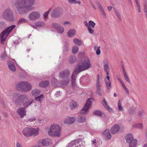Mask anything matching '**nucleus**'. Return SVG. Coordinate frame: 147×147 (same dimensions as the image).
Listing matches in <instances>:
<instances>
[{
	"label": "nucleus",
	"mask_w": 147,
	"mask_h": 147,
	"mask_svg": "<svg viewBox=\"0 0 147 147\" xmlns=\"http://www.w3.org/2000/svg\"><path fill=\"white\" fill-rule=\"evenodd\" d=\"M7 95L15 103L19 106H23L25 108L28 107L33 102L32 100H28V97L25 94H21L16 92L13 93L9 92Z\"/></svg>",
	"instance_id": "f257e3e1"
},
{
	"label": "nucleus",
	"mask_w": 147,
	"mask_h": 147,
	"mask_svg": "<svg viewBox=\"0 0 147 147\" xmlns=\"http://www.w3.org/2000/svg\"><path fill=\"white\" fill-rule=\"evenodd\" d=\"M35 0H17L15 6L20 14L26 13L27 11L33 9Z\"/></svg>",
	"instance_id": "f03ea898"
},
{
	"label": "nucleus",
	"mask_w": 147,
	"mask_h": 147,
	"mask_svg": "<svg viewBox=\"0 0 147 147\" xmlns=\"http://www.w3.org/2000/svg\"><path fill=\"white\" fill-rule=\"evenodd\" d=\"M91 105V99L88 98L86 100L84 107L80 111V114L77 117V121L79 123H82L85 122L86 118L83 114H86Z\"/></svg>",
	"instance_id": "7ed1b4c3"
},
{
	"label": "nucleus",
	"mask_w": 147,
	"mask_h": 147,
	"mask_svg": "<svg viewBox=\"0 0 147 147\" xmlns=\"http://www.w3.org/2000/svg\"><path fill=\"white\" fill-rule=\"evenodd\" d=\"M91 64L88 58L86 57L81 63L78 64L74 70L76 74H78L80 72L86 70L91 67Z\"/></svg>",
	"instance_id": "20e7f679"
},
{
	"label": "nucleus",
	"mask_w": 147,
	"mask_h": 147,
	"mask_svg": "<svg viewBox=\"0 0 147 147\" xmlns=\"http://www.w3.org/2000/svg\"><path fill=\"white\" fill-rule=\"evenodd\" d=\"M61 127L55 124L51 125L48 131L49 135L52 136L59 137L61 135Z\"/></svg>",
	"instance_id": "39448f33"
},
{
	"label": "nucleus",
	"mask_w": 147,
	"mask_h": 147,
	"mask_svg": "<svg viewBox=\"0 0 147 147\" xmlns=\"http://www.w3.org/2000/svg\"><path fill=\"white\" fill-rule=\"evenodd\" d=\"M70 73V71L68 69H66L61 71L59 74V77L65 80L61 81L60 84L62 85H66L70 82V79L68 78Z\"/></svg>",
	"instance_id": "423d86ee"
},
{
	"label": "nucleus",
	"mask_w": 147,
	"mask_h": 147,
	"mask_svg": "<svg viewBox=\"0 0 147 147\" xmlns=\"http://www.w3.org/2000/svg\"><path fill=\"white\" fill-rule=\"evenodd\" d=\"M16 88L18 90L27 92L30 90L31 86L27 82H22L16 85Z\"/></svg>",
	"instance_id": "0eeeda50"
},
{
	"label": "nucleus",
	"mask_w": 147,
	"mask_h": 147,
	"mask_svg": "<svg viewBox=\"0 0 147 147\" xmlns=\"http://www.w3.org/2000/svg\"><path fill=\"white\" fill-rule=\"evenodd\" d=\"M16 26L15 25H12L5 29L0 34V39L2 43L5 41L7 37L8 36L9 34Z\"/></svg>",
	"instance_id": "6e6552de"
},
{
	"label": "nucleus",
	"mask_w": 147,
	"mask_h": 147,
	"mask_svg": "<svg viewBox=\"0 0 147 147\" xmlns=\"http://www.w3.org/2000/svg\"><path fill=\"white\" fill-rule=\"evenodd\" d=\"M2 18L5 20L12 21L14 20V16L12 11L9 9H5L2 16Z\"/></svg>",
	"instance_id": "1a4fd4ad"
},
{
	"label": "nucleus",
	"mask_w": 147,
	"mask_h": 147,
	"mask_svg": "<svg viewBox=\"0 0 147 147\" xmlns=\"http://www.w3.org/2000/svg\"><path fill=\"white\" fill-rule=\"evenodd\" d=\"M40 16V14L39 12L33 11L30 14L28 17L30 20L34 21L38 19Z\"/></svg>",
	"instance_id": "9d476101"
},
{
	"label": "nucleus",
	"mask_w": 147,
	"mask_h": 147,
	"mask_svg": "<svg viewBox=\"0 0 147 147\" xmlns=\"http://www.w3.org/2000/svg\"><path fill=\"white\" fill-rule=\"evenodd\" d=\"M99 76L97 75L96 80V92L99 96H102V94L101 93V90L100 87L101 84L100 83Z\"/></svg>",
	"instance_id": "9b49d317"
},
{
	"label": "nucleus",
	"mask_w": 147,
	"mask_h": 147,
	"mask_svg": "<svg viewBox=\"0 0 147 147\" xmlns=\"http://www.w3.org/2000/svg\"><path fill=\"white\" fill-rule=\"evenodd\" d=\"M81 142V139L78 138L71 142L68 144V147H80L81 144H80Z\"/></svg>",
	"instance_id": "f8f14e48"
},
{
	"label": "nucleus",
	"mask_w": 147,
	"mask_h": 147,
	"mask_svg": "<svg viewBox=\"0 0 147 147\" xmlns=\"http://www.w3.org/2000/svg\"><path fill=\"white\" fill-rule=\"evenodd\" d=\"M61 10L60 8H56L53 10L51 13L53 18H56L59 16L61 13Z\"/></svg>",
	"instance_id": "ddd939ff"
},
{
	"label": "nucleus",
	"mask_w": 147,
	"mask_h": 147,
	"mask_svg": "<svg viewBox=\"0 0 147 147\" xmlns=\"http://www.w3.org/2000/svg\"><path fill=\"white\" fill-rule=\"evenodd\" d=\"M26 111L24 107H20L17 110V112L20 115L21 118H24V116L26 115Z\"/></svg>",
	"instance_id": "4468645a"
},
{
	"label": "nucleus",
	"mask_w": 147,
	"mask_h": 147,
	"mask_svg": "<svg viewBox=\"0 0 147 147\" xmlns=\"http://www.w3.org/2000/svg\"><path fill=\"white\" fill-rule=\"evenodd\" d=\"M76 119L75 117H69L68 118L64 121L65 123L71 124L74 122Z\"/></svg>",
	"instance_id": "2eb2a0df"
},
{
	"label": "nucleus",
	"mask_w": 147,
	"mask_h": 147,
	"mask_svg": "<svg viewBox=\"0 0 147 147\" xmlns=\"http://www.w3.org/2000/svg\"><path fill=\"white\" fill-rule=\"evenodd\" d=\"M119 130V126L117 124L114 125L111 128V131L112 134H115L117 133Z\"/></svg>",
	"instance_id": "dca6fc26"
},
{
	"label": "nucleus",
	"mask_w": 147,
	"mask_h": 147,
	"mask_svg": "<svg viewBox=\"0 0 147 147\" xmlns=\"http://www.w3.org/2000/svg\"><path fill=\"white\" fill-rule=\"evenodd\" d=\"M23 134L26 137H28L31 136L30 128L26 127L24 128L22 131Z\"/></svg>",
	"instance_id": "f3484780"
},
{
	"label": "nucleus",
	"mask_w": 147,
	"mask_h": 147,
	"mask_svg": "<svg viewBox=\"0 0 147 147\" xmlns=\"http://www.w3.org/2000/svg\"><path fill=\"white\" fill-rule=\"evenodd\" d=\"M30 131L31 136L33 135L35 136L38 134L39 129L38 128H30Z\"/></svg>",
	"instance_id": "a211bd4d"
},
{
	"label": "nucleus",
	"mask_w": 147,
	"mask_h": 147,
	"mask_svg": "<svg viewBox=\"0 0 147 147\" xmlns=\"http://www.w3.org/2000/svg\"><path fill=\"white\" fill-rule=\"evenodd\" d=\"M102 103L104 107L109 111L110 112L112 111V109L108 105V103L105 98L103 99V101L102 102Z\"/></svg>",
	"instance_id": "6ab92c4d"
},
{
	"label": "nucleus",
	"mask_w": 147,
	"mask_h": 147,
	"mask_svg": "<svg viewBox=\"0 0 147 147\" xmlns=\"http://www.w3.org/2000/svg\"><path fill=\"white\" fill-rule=\"evenodd\" d=\"M78 74L73 73L71 76V86L73 87H75L76 86V75Z\"/></svg>",
	"instance_id": "aec40b11"
},
{
	"label": "nucleus",
	"mask_w": 147,
	"mask_h": 147,
	"mask_svg": "<svg viewBox=\"0 0 147 147\" xmlns=\"http://www.w3.org/2000/svg\"><path fill=\"white\" fill-rule=\"evenodd\" d=\"M78 107V102L74 100H72L70 104V107L72 109L77 108Z\"/></svg>",
	"instance_id": "412c9836"
},
{
	"label": "nucleus",
	"mask_w": 147,
	"mask_h": 147,
	"mask_svg": "<svg viewBox=\"0 0 147 147\" xmlns=\"http://www.w3.org/2000/svg\"><path fill=\"white\" fill-rule=\"evenodd\" d=\"M122 67L123 73L124 74V78L126 82L130 84V82L129 80V78L128 76L127 75L125 71L124 67L123 65H121Z\"/></svg>",
	"instance_id": "4be33fe9"
},
{
	"label": "nucleus",
	"mask_w": 147,
	"mask_h": 147,
	"mask_svg": "<svg viewBox=\"0 0 147 147\" xmlns=\"http://www.w3.org/2000/svg\"><path fill=\"white\" fill-rule=\"evenodd\" d=\"M102 135L108 139H110L111 137V136L108 129H106L104 131Z\"/></svg>",
	"instance_id": "5701e85b"
},
{
	"label": "nucleus",
	"mask_w": 147,
	"mask_h": 147,
	"mask_svg": "<svg viewBox=\"0 0 147 147\" xmlns=\"http://www.w3.org/2000/svg\"><path fill=\"white\" fill-rule=\"evenodd\" d=\"M104 69L105 71L109 70L110 68L109 65V62L106 60L103 61Z\"/></svg>",
	"instance_id": "b1692460"
},
{
	"label": "nucleus",
	"mask_w": 147,
	"mask_h": 147,
	"mask_svg": "<svg viewBox=\"0 0 147 147\" xmlns=\"http://www.w3.org/2000/svg\"><path fill=\"white\" fill-rule=\"evenodd\" d=\"M41 143L42 145L45 146L51 144L52 143V141L51 140L49 139L43 140H41Z\"/></svg>",
	"instance_id": "393cba45"
},
{
	"label": "nucleus",
	"mask_w": 147,
	"mask_h": 147,
	"mask_svg": "<svg viewBox=\"0 0 147 147\" xmlns=\"http://www.w3.org/2000/svg\"><path fill=\"white\" fill-rule=\"evenodd\" d=\"M133 139V136L131 134H127L125 137V140L127 143L130 142Z\"/></svg>",
	"instance_id": "a878e982"
},
{
	"label": "nucleus",
	"mask_w": 147,
	"mask_h": 147,
	"mask_svg": "<svg viewBox=\"0 0 147 147\" xmlns=\"http://www.w3.org/2000/svg\"><path fill=\"white\" fill-rule=\"evenodd\" d=\"M8 65L9 69L12 71L14 72L16 71V69L13 63L11 62H9Z\"/></svg>",
	"instance_id": "bb28decb"
},
{
	"label": "nucleus",
	"mask_w": 147,
	"mask_h": 147,
	"mask_svg": "<svg viewBox=\"0 0 147 147\" xmlns=\"http://www.w3.org/2000/svg\"><path fill=\"white\" fill-rule=\"evenodd\" d=\"M76 31L73 29H71L67 32V35L69 37H72L75 35Z\"/></svg>",
	"instance_id": "cd10ccee"
},
{
	"label": "nucleus",
	"mask_w": 147,
	"mask_h": 147,
	"mask_svg": "<svg viewBox=\"0 0 147 147\" xmlns=\"http://www.w3.org/2000/svg\"><path fill=\"white\" fill-rule=\"evenodd\" d=\"M138 141L136 139H134L132 140L129 143V147H136Z\"/></svg>",
	"instance_id": "c85d7f7f"
},
{
	"label": "nucleus",
	"mask_w": 147,
	"mask_h": 147,
	"mask_svg": "<svg viewBox=\"0 0 147 147\" xmlns=\"http://www.w3.org/2000/svg\"><path fill=\"white\" fill-rule=\"evenodd\" d=\"M49 84V82L48 81H42L39 84V86L41 87H45L48 86Z\"/></svg>",
	"instance_id": "c756f323"
},
{
	"label": "nucleus",
	"mask_w": 147,
	"mask_h": 147,
	"mask_svg": "<svg viewBox=\"0 0 147 147\" xmlns=\"http://www.w3.org/2000/svg\"><path fill=\"white\" fill-rule=\"evenodd\" d=\"M40 91L38 89H34L31 92L33 96H37L40 93Z\"/></svg>",
	"instance_id": "7c9ffc66"
},
{
	"label": "nucleus",
	"mask_w": 147,
	"mask_h": 147,
	"mask_svg": "<svg viewBox=\"0 0 147 147\" xmlns=\"http://www.w3.org/2000/svg\"><path fill=\"white\" fill-rule=\"evenodd\" d=\"M76 60V57L75 56H71L68 59L69 62L71 64L75 63Z\"/></svg>",
	"instance_id": "2f4dec72"
},
{
	"label": "nucleus",
	"mask_w": 147,
	"mask_h": 147,
	"mask_svg": "<svg viewBox=\"0 0 147 147\" xmlns=\"http://www.w3.org/2000/svg\"><path fill=\"white\" fill-rule=\"evenodd\" d=\"M45 23L42 21H38L35 23V25L36 27H42L45 25Z\"/></svg>",
	"instance_id": "473e14b6"
},
{
	"label": "nucleus",
	"mask_w": 147,
	"mask_h": 147,
	"mask_svg": "<svg viewBox=\"0 0 147 147\" xmlns=\"http://www.w3.org/2000/svg\"><path fill=\"white\" fill-rule=\"evenodd\" d=\"M93 114L96 115L101 117L102 116L103 113L100 111L96 110L94 111Z\"/></svg>",
	"instance_id": "72a5a7b5"
},
{
	"label": "nucleus",
	"mask_w": 147,
	"mask_h": 147,
	"mask_svg": "<svg viewBox=\"0 0 147 147\" xmlns=\"http://www.w3.org/2000/svg\"><path fill=\"white\" fill-rule=\"evenodd\" d=\"M44 97V96L43 95L41 94L40 96L35 97V99L36 100L40 102H41V100L43 99Z\"/></svg>",
	"instance_id": "f704fd0d"
},
{
	"label": "nucleus",
	"mask_w": 147,
	"mask_h": 147,
	"mask_svg": "<svg viewBox=\"0 0 147 147\" xmlns=\"http://www.w3.org/2000/svg\"><path fill=\"white\" fill-rule=\"evenodd\" d=\"M73 42L75 44L79 46H80L82 44L81 41L78 38H76L74 39Z\"/></svg>",
	"instance_id": "c9c22d12"
},
{
	"label": "nucleus",
	"mask_w": 147,
	"mask_h": 147,
	"mask_svg": "<svg viewBox=\"0 0 147 147\" xmlns=\"http://www.w3.org/2000/svg\"><path fill=\"white\" fill-rule=\"evenodd\" d=\"M58 33H62L64 31V29L63 27L59 26L56 29Z\"/></svg>",
	"instance_id": "e433bc0d"
},
{
	"label": "nucleus",
	"mask_w": 147,
	"mask_h": 147,
	"mask_svg": "<svg viewBox=\"0 0 147 147\" xmlns=\"http://www.w3.org/2000/svg\"><path fill=\"white\" fill-rule=\"evenodd\" d=\"M100 10V11L101 13L103 15L105 19L106 18V13L105 12V11L104 10L102 6L101 7H100L98 8Z\"/></svg>",
	"instance_id": "4c0bfd02"
},
{
	"label": "nucleus",
	"mask_w": 147,
	"mask_h": 147,
	"mask_svg": "<svg viewBox=\"0 0 147 147\" xmlns=\"http://www.w3.org/2000/svg\"><path fill=\"white\" fill-rule=\"evenodd\" d=\"M106 87L107 89L106 90V92H109V90L111 88L112 86L111 85V82L106 83Z\"/></svg>",
	"instance_id": "58836bf2"
},
{
	"label": "nucleus",
	"mask_w": 147,
	"mask_h": 147,
	"mask_svg": "<svg viewBox=\"0 0 147 147\" xmlns=\"http://www.w3.org/2000/svg\"><path fill=\"white\" fill-rule=\"evenodd\" d=\"M78 48L77 46H73L72 49V51L73 53L74 54H76L78 51Z\"/></svg>",
	"instance_id": "ea45409f"
},
{
	"label": "nucleus",
	"mask_w": 147,
	"mask_h": 147,
	"mask_svg": "<svg viewBox=\"0 0 147 147\" xmlns=\"http://www.w3.org/2000/svg\"><path fill=\"white\" fill-rule=\"evenodd\" d=\"M27 22L26 20L24 18H21L19 19L18 21V24L20 25L21 24L26 23Z\"/></svg>",
	"instance_id": "a19ab883"
},
{
	"label": "nucleus",
	"mask_w": 147,
	"mask_h": 147,
	"mask_svg": "<svg viewBox=\"0 0 147 147\" xmlns=\"http://www.w3.org/2000/svg\"><path fill=\"white\" fill-rule=\"evenodd\" d=\"M136 5L138 7V10L139 12H141L140 6L139 2V0H134Z\"/></svg>",
	"instance_id": "79ce46f5"
},
{
	"label": "nucleus",
	"mask_w": 147,
	"mask_h": 147,
	"mask_svg": "<svg viewBox=\"0 0 147 147\" xmlns=\"http://www.w3.org/2000/svg\"><path fill=\"white\" fill-rule=\"evenodd\" d=\"M68 1L69 3L71 4L75 3L80 4L81 2L80 1H76V0H67Z\"/></svg>",
	"instance_id": "37998d69"
},
{
	"label": "nucleus",
	"mask_w": 147,
	"mask_h": 147,
	"mask_svg": "<svg viewBox=\"0 0 147 147\" xmlns=\"http://www.w3.org/2000/svg\"><path fill=\"white\" fill-rule=\"evenodd\" d=\"M133 126L134 127L140 129H142L143 128V124L140 123H138Z\"/></svg>",
	"instance_id": "c03bdc74"
},
{
	"label": "nucleus",
	"mask_w": 147,
	"mask_h": 147,
	"mask_svg": "<svg viewBox=\"0 0 147 147\" xmlns=\"http://www.w3.org/2000/svg\"><path fill=\"white\" fill-rule=\"evenodd\" d=\"M120 100H119L118 103V107L119 109L121 111H122L124 110L123 107L121 105V103Z\"/></svg>",
	"instance_id": "a18cd8bd"
},
{
	"label": "nucleus",
	"mask_w": 147,
	"mask_h": 147,
	"mask_svg": "<svg viewBox=\"0 0 147 147\" xmlns=\"http://www.w3.org/2000/svg\"><path fill=\"white\" fill-rule=\"evenodd\" d=\"M89 26L90 27H92V28H94L95 27V24L93 21H90L89 22H88Z\"/></svg>",
	"instance_id": "49530a36"
},
{
	"label": "nucleus",
	"mask_w": 147,
	"mask_h": 147,
	"mask_svg": "<svg viewBox=\"0 0 147 147\" xmlns=\"http://www.w3.org/2000/svg\"><path fill=\"white\" fill-rule=\"evenodd\" d=\"M64 50L65 51H68L69 49V45L68 43L66 42L65 43Z\"/></svg>",
	"instance_id": "de8ad7c7"
},
{
	"label": "nucleus",
	"mask_w": 147,
	"mask_h": 147,
	"mask_svg": "<svg viewBox=\"0 0 147 147\" xmlns=\"http://www.w3.org/2000/svg\"><path fill=\"white\" fill-rule=\"evenodd\" d=\"M115 15L117 18L119 19V20H121V16L120 15V13L116 10H115Z\"/></svg>",
	"instance_id": "09e8293b"
},
{
	"label": "nucleus",
	"mask_w": 147,
	"mask_h": 147,
	"mask_svg": "<svg viewBox=\"0 0 147 147\" xmlns=\"http://www.w3.org/2000/svg\"><path fill=\"white\" fill-rule=\"evenodd\" d=\"M51 26L54 28L57 29L60 25L56 23H53L52 24Z\"/></svg>",
	"instance_id": "8fccbe9b"
},
{
	"label": "nucleus",
	"mask_w": 147,
	"mask_h": 147,
	"mask_svg": "<svg viewBox=\"0 0 147 147\" xmlns=\"http://www.w3.org/2000/svg\"><path fill=\"white\" fill-rule=\"evenodd\" d=\"M50 9L49 11L46 12L44 14V20H46V19L47 18L48 14L49 13V11H50Z\"/></svg>",
	"instance_id": "3c124183"
},
{
	"label": "nucleus",
	"mask_w": 147,
	"mask_h": 147,
	"mask_svg": "<svg viewBox=\"0 0 147 147\" xmlns=\"http://www.w3.org/2000/svg\"><path fill=\"white\" fill-rule=\"evenodd\" d=\"M123 88L124 89V90L126 92V93L128 94H129V91L127 89V88L126 86H125L124 83L121 84Z\"/></svg>",
	"instance_id": "603ef678"
},
{
	"label": "nucleus",
	"mask_w": 147,
	"mask_h": 147,
	"mask_svg": "<svg viewBox=\"0 0 147 147\" xmlns=\"http://www.w3.org/2000/svg\"><path fill=\"white\" fill-rule=\"evenodd\" d=\"M5 22L3 21L0 22V28H2L5 27Z\"/></svg>",
	"instance_id": "864d4df0"
},
{
	"label": "nucleus",
	"mask_w": 147,
	"mask_h": 147,
	"mask_svg": "<svg viewBox=\"0 0 147 147\" xmlns=\"http://www.w3.org/2000/svg\"><path fill=\"white\" fill-rule=\"evenodd\" d=\"M100 46L98 47L96 51V53L97 55H99L101 53V51L100 49Z\"/></svg>",
	"instance_id": "5fc2aeb1"
},
{
	"label": "nucleus",
	"mask_w": 147,
	"mask_h": 147,
	"mask_svg": "<svg viewBox=\"0 0 147 147\" xmlns=\"http://www.w3.org/2000/svg\"><path fill=\"white\" fill-rule=\"evenodd\" d=\"M92 143L91 144L92 146V147H94L95 146V144L96 143V140L95 139H94L91 140Z\"/></svg>",
	"instance_id": "6e6d98bb"
},
{
	"label": "nucleus",
	"mask_w": 147,
	"mask_h": 147,
	"mask_svg": "<svg viewBox=\"0 0 147 147\" xmlns=\"http://www.w3.org/2000/svg\"><path fill=\"white\" fill-rule=\"evenodd\" d=\"M144 8H147V0H143Z\"/></svg>",
	"instance_id": "4d7b16f0"
},
{
	"label": "nucleus",
	"mask_w": 147,
	"mask_h": 147,
	"mask_svg": "<svg viewBox=\"0 0 147 147\" xmlns=\"http://www.w3.org/2000/svg\"><path fill=\"white\" fill-rule=\"evenodd\" d=\"M88 30L89 32L91 34H93L94 33V31L90 27H88Z\"/></svg>",
	"instance_id": "13d9d810"
},
{
	"label": "nucleus",
	"mask_w": 147,
	"mask_h": 147,
	"mask_svg": "<svg viewBox=\"0 0 147 147\" xmlns=\"http://www.w3.org/2000/svg\"><path fill=\"white\" fill-rule=\"evenodd\" d=\"M6 55V54L5 52V51L1 55V58L3 59H4Z\"/></svg>",
	"instance_id": "bf43d9fd"
},
{
	"label": "nucleus",
	"mask_w": 147,
	"mask_h": 147,
	"mask_svg": "<svg viewBox=\"0 0 147 147\" xmlns=\"http://www.w3.org/2000/svg\"><path fill=\"white\" fill-rule=\"evenodd\" d=\"M36 119L35 117H34L33 118H30L28 119V121H30V122H32L33 121H34L36 120Z\"/></svg>",
	"instance_id": "052dcab7"
},
{
	"label": "nucleus",
	"mask_w": 147,
	"mask_h": 147,
	"mask_svg": "<svg viewBox=\"0 0 147 147\" xmlns=\"http://www.w3.org/2000/svg\"><path fill=\"white\" fill-rule=\"evenodd\" d=\"M117 80L120 82L121 85L124 83L123 81L120 78H117Z\"/></svg>",
	"instance_id": "680f3d73"
},
{
	"label": "nucleus",
	"mask_w": 147,
	"mask_h": 147,
	"mask_svg": "<svg viewBox=\"0 0 147 147\" xmlns=\"http://www.w3.org/2000/svg\"><path fill=\"white\" fill-rule=\"evenodd\" d=\"M84 24L88 28V27H89V25L88 24V22L86 21H84Z\"/></svg>",
	"instance_id": "e2e57ef3"
},
{
	"label": "nucleus",
	"mask_w": 147,
	"mask_h": 147,
	"mask_svg": "<svg viewBox=\"0 0 147 147\" xmlns=\"http://www.w3.org/2000/svg\"><path fill=\"white\" fill-rule=\"evenodd\" d=\"M16 147H22L21 144L19 142H17L16 144Z\"/></svg>",
	"instance_id": "0e129e2a"
},
{
	"label": "nucleus",
	"mask_w": 147,
	"mask_h": 147,
	"mask_svg": "<svg viewBox=\"0 0 147 147\" xmlns=\"http://www.w3.org/2000/svg\"><path fill=\"white\" fill-rule=\"evenodd\" d=\"M144 11L146 15V17L147 18V8H144Z\"/></svg>",
	"instance_id": "69168bd1"
},
{
	"label": "nucleus",
	"mask_w": 147,
	"mask_h": 147,
	"mask_svg": "<svg viewBox=\"0 0 147 147\" xmlns=\"http://www.w3.org/2000/svg\"><path fill=\"white\" fill-rule=\"evenodd\" d=\"M105 84L109 83V82H111V81L110 80H106V79H105Z\"/></svg>",
	"instance_id": "338daca9"
},
{
	"label": "nucleus",
	"mask_w": 147,
	"mask_h": 147,
	"mask_svg": "<svg viewBox=\"0 0 147 147\" xmlns=\"http://www.w3.org/2000/svg\"><path fill=\"white\" fill-rule=\"evenodd\" d=\"M91 4L92 6L95 9H96V6L94 5V3H91Z\"/></svg>",
	"instance_id": "774afa93"
}]
</instances>
